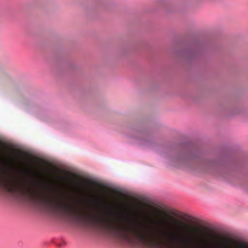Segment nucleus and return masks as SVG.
Segmentation results:
<instances>
[{
    "mask_svg": "<svg viewBox=\"0 0 248 248\" xmlns=\"http://www.w3.org/2000/svg\"><path fill=\"white\" fill-rule=\"evenodd\" d=\"M45 210L67 217L79 224L98 227L109 235L132 246L141 245L148 248H192L189 239L174 232H169L163 241H160L158 229H149L140 223L118 225L102 216L80 213L72 203L62 202L46 195H45Z\"/></svg>",
    "mask_w": 248,
    "mask_h": 248,
    "instance_id": "1",
    "label": "nucleus"
},
{
    "mask_svg": "<svg viewBox=\"0 0 248 248\" xmlns=\"http://www.w3.org/2000/svg\"><path fill=\"white\" fill-rule=\"evenodd\" d=\"M204 49V44L198 40L192 43L189 47L178 50L175 53L178 56L191 62L201 58Z\"/></svg>",
    "mask_w": 248,
    "mask_h": 248,
    "instance_id": "2",
    "label": "nucleus"
},
{
    "mask_svg": "<svg viewBox=\"0 0 248 248\" xmlns=\"http://www.w3.org/2000/svg\"><path fill=\"white\" fill-rule=\"evenodd\" d=\"M242 112V108L238 107L234 108L231 110L232 115H238L241 113Z\"/></svg>",
    "mask_w": 248,
    "mask_h": 248,
    "instance_id": "3",
    "label": "nucleus"
},
{
    "mask_svg": "<svg viewBox=\"0 0 248 248\" xmlns=\"http://www.w3.org/2000/svg\"><path fill=\"white\" fill-rule=\"evenodd\" d=\"M117 217H120L121 218L126 217L124 213L121 212L117 214Z\"/></svg>",
    "mask_w": 248,
    "mask_h": 248,
    "instance_id": "4",
    "label": "nucleus"
},
{
    "mask_svg": "<svg viewBox=\"0 0 248 248\" xmlns=\"http://www.w3.org/2000/svg\"><path fill=\"white\" fill-rule=\"evenodd\" d=\"M240 247H241V248H245L246 246L244 244H241Z\"/></svg>",
    "mask_w": 248,
    "mask_h": 248,
    "instance_id": "5",
    "label": "nucleus"
},
{
    "mask_svg": "<svg viewBox=\"0 0 248 248\" xmlns=\"http://www.w3.org/2000/svg\"><path fill=\"white\" fill-rule=\"evenodd\" d=\"M93 203H96V202L98 203L99 202L98 201H96V200H94V201H93Z\"/></svg>",
    "mask_w": 248,
    "mask_h": 248,
    "instance_id": "6",
    "label": "nucleus"
},
{
    "mask_svg": "<svg viewBox=\"0 0 248 248\" xmlns=\"http://www.w3.org/2000/svg\"><path fill=\"white\" fill-rule=\"evenodd\" d=\"M177 222L179 224H182V223L180 221H177Z\"/></svg>",
    "mask_w": 248,
    "mask_h": 248,
    "instance_id": "7",
    "label": "nucleus"
}]
</instances>
